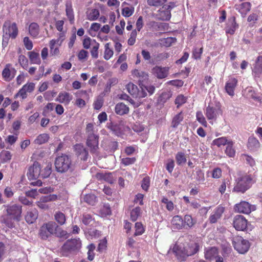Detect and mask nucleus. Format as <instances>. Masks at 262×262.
<instances>
[{"label": "nucleus", "mask_w": 262, "mask_h": 262, "mask_svg": "<svg viewBox=\"0 0 262 262\" xmlns=\"http://www.w3.org/2000/svg\"><path fill=\"white\" fill-rule=\"evenodd\" d=\"M57 224L53 221H50L43 224L39 230V235L43 239H47L52 235H54Z\"/></svg>", "instance_id": "nucleus-6"}, {"label": "nucleus", "mask_w": 262, "mask_h": 262, "mask_svg": "<svg viewBox=\"0 0 262 262\" xmlns=\"http://www.w3.org/2000/svg\"><path fill=\"white\" fill-rule=\"evenodd\" d=\"M174 7V4L170 3L164 5L160 8L156 14V17L162 20H168L171 17V10Z\"/></svg>", "instance_id": "nucleus-10"}, {"label": "nucleus", "mask_w": 262, "mask_h": 262, "mask_svg": "<svg viewBox=\"0 0 262 262\" xmlns=\"http://www.w3.org/2000/svg\"><path fill=\"white\" fill-rule=\"evenodd\" d=\"M126 88L128 93L136 98H142L147 96V92L152 94L155 90L154 86L144 84V83H128Z\"/></svg>", "instance_id": "nucleus-1"}, {"label": "nucleus", "mask_w": 262, "mask_h": 262, "mask_svg": "<svg viewBox=\"0 0 262 262\" xmlns=\"http://www.w3.org/2000/svg\"><path fill=\"white\" fill-rule=\"evenodd\" d=\"M66 12L70 23L73 24L75 18L72 4L71 1H67L66 3Z\"/></svg>", "instance_id": "nucleus-23"}, {"label": "nucleus", "mask_w": 262, "mask_h": 262, "mask_svg": "<svg viewBox=\"0 0 262 262\" xmlns=\"http://www.w3.org/2000/svg\"><path fill=\"white\" fill-rule=\"evenodd\" d=\"M99 47V44L96 42L94 43L93 45L92 49L91 50V53L92 56L93 58H97L98 57V50Z\"/></svg>", "instance_id": "nucleus-61"}, {"label": "nucleus", "mask_w": 262, "mask_h": 262, "mask_svg": "<svg viewBox=\"0 0 262 262\" xmlns=\"http://www.w3.org/2000/svg\"><path fill=\"white\" fill-rule=\"evenodd\" d=\"M34 83H30L29 85L26 84L20 90L18 94L21 96L23 98H25L26 97V92H31L34 89Z\"/></svg>", "instance_id": "nucleus-36"}, {"label": "nucleus", "mask_w": 262, "mask_h": 262, "mask_svg": "<svg viewBox=\"0 0 262 262\" xmlns=\"http://www.w3.org/2000/svg\"><path fill=\"white\" fill-rule=\"evenodd\" d=\"M227 139L225 137H221L216 139L213 141V144L215 145L220 147L222 145H225L228 143Z\"/></svg>", "instance_id": "nucleus-58"}, {"label": "nucleus", "mask_w": 262, "mask_h": 262, "mask_svg": "<svg viewBox=\"0 0 262 262\" xmlns=\"http://www.w3.org/2000/svg\"><path fill=\"white\" fill-rule=\"evenodd\" d=\"M110 129L114 134L119 136L123 133L124 130V126L121 122H120L119 123L112 124L110 127Z\"/></svg>", "instance_id": "nucleus-38"}, {"label": "nucleus", "mask_w": 262, "mask_h": 262, "mask_svg": "<svg viewBox=\"0 0 262 262\" xmlns=\"http://www.w3.org/2000/svg\"><path fill=\"white\" fill-rule=\"evenodd\" d=\"M251 9V4L250 3H243L241 5L236 6V9L244 17Z\"/></svg>", "instance_id": "nucleus-29"}, {"label": "nucleus", "mask_w": 262, "mask_h": 262, "mask_svg": "<svg viewBox=\"0 0 262 262\" xmlns=\"http://www.w3.org/2000/svg\"><path fill=\"white\" fill-rule=\"evenodd\" d=\"M237 28L238 25L235 21V17H231L228 19L227 24V26L225 28L226 33L233 35Z\"/></svg>", "instance_id": "nucleus-17"}, {"label": "nucleus", "mask_w": 262, "mask_h": 262, "mask_svg": "<svg viewBox=\"0 0 262 262\" xmlns=\"http://www.w3.org/2000/svg\"><path fill=\"white\" fill-rule=\"evenodd\" d=\"M101 29V25L97 23H93L91 24L89 33L92 36H95L97 33Z\"/></svg>", "instance_id": "nucleus-44"}, {"label": "nucleus", "mask_w": 262, "mask_h": 262, "mask_svg": "<svg viewBox=\"0 0 262 262\" xmlns=\"http://www.w3.org/2000/svg\"><path fill=\"white\" fill-rule=\"evenodd\" d=\"M177 163L180 165L184 164L186 162V158L183 152H178L176 156Z\"/></svg>", "instance_id": "nucleus-50"}, {"label": "nucleus", "mask_w": 262, "mask_h": 262, "mask_svg": "<svg viewBox=\"0 0 262 262\" xmlns=\"http://www.w3.org/2000/svg\"><path fill=\"white\" fill-rule=\"evenodd\" d=\"M243 95L249 98H252L254 99H257V97L256 96V94L252 87L246 88L244 92Z\"/></svg>", "instance_id": "nucleus-46"}, {"label": "nucleus", "mask_w": 262, "mask_h": 262, "mask_svg": "<svg viewBox=\"0 0 262 262\" xmlns=\"http://www.w3.org/2000/svg\"><path fill=\"white\" fill-rule=\"evenodd\" d=\"M65 247H69L72 252L79 249L81 247V243L79 238L68 240L65 243Z\"/></svg>", "instance_id": "nucleus-22"}, {"label": "nucleus", "mask_w": 262, "mask_h": 262, "mask_svg": "<svg viewBox=\"0 0 262 262\" xmlns=\"http://www.w3.org/2000/svg\"><path fill=\"white\" fill-rule=\"evenodd\" d=\"M222 113V111L220 106L217 105L214 106L213 104H209L205 112L207 119L211 124H213V121L216 120L218 116Z\"/></svg>", "instance_id": "nucleus-9"}, {"label": "nucleus", "mask_w": 262, "mask_h": 262, "mask_svg": "<svg viewBox=\"0 0 262 262\" xmlns=\"http://www.w3.org/2000/svg\"><path fill=\"white\" fill-rule=\"evenodd\" d=\"M169 68L156 66L152 69V73L159 79L166 77L168 75Z\"/></svg>", "instance_id": "nucleus-16"}, {"label": "nucleus", "mask_w": 262, "mask_h": 262, "mask_svg": "<svg viewBox=\"0 0 262 262\" xmlns=\"http://www.w3.org/2000/svg\"><path fill=\"white\" fill-rule=\"evenodd\" d=\"M85 131L87 136L86 145L90 148L91 152L95 153L98 148L99 137L95 133L94 125L92 123L88 124Z\"/></svg>", "instance_id": "nucleus-4"}, {"label": "nucleus", "mask_w": 262, "mask_h": 262, "mask_svg": "<svg viewBox=\"0 0 262 262\" xmlns=\"http://www.w3.org/2000/svg\"><path fill=\"white\" fill-rule=\"evenodd\" d=\"M12 158V155L9 151L4 150L0 153V162L5 163L9 162Z\"/></svg>", "instance_id": "nucleus-41"}, {"label": "nucleus", "mask_w": 262, "mask_h": 262, "mask_svg": "<svg viewBox=\"0 0 262 262\" xmlns=\"http://www.w3.org/2000/svg\"><path fill=\"white\" fill-rule=\"evenodd\" d=\"M132 75L134 77L139 78L138 82L146 80L148 77V75L146 73L136 69L133 71Z\"/></svg>", "instance_id": "nucleus-31"}, {"label": "nucleus", "mask_w": 262, "mask_h": 262, "mask_svg": "<svg viewBox=\"0 0 262 262\" xmlns=\"http://www.w3.org/2000/svg\"><path fill=\"white\" fill-rule=\"evenodd\" d=\"M81 222L84 225L90 227L94 226L96 224V222L93 216L87 213L82 214Z\"/></svg>", "instance_id": "nucleus-24"}, {"label": "nucleus", "mask_w": 262, "mask_h": 262, "mask_svg": "<svg viewBox=\"0 0 262 262\" xmlns=\"http://www.w3.org/2000/svg\"><path fill=\"white\" fill-rule=\"evenodd\" d=\"M196 118L197 121L201 123L203 126L207 127V122L204 117L203 113L201 111H198L196 113Z\"/></svg>", "instance_id": "nucleus-51"}, {"label": "nucleus", "mask_w": 262, "mask_h": 262, "mask_svg": "<svg viewBox=\"0 0 262 262\" xmlns=\"http://www.w3.org/2000/svg\"><path fill=\"white\" fill-rule=\"evenodd\" d=\"M236 83H226L225 89L226 92L230 96H233L234 95V90L236 86Z\"/></svg>", "instance_id": "nucleus-49"}, {"label": "nucleus", "mask_w": 262, "mask_h": 262, "mask_svg": "<svg viewBox=\"0 0 262 262\" xmlns=\"http://www.w3.org/2000/svg\"><path fill=\"white\" fill-rule=\"evenodd\" d=\"M241 158L243 161H245L247 164H249L251 166L255 165V161L251 156L246 154H242L241 155Z\"/></svg>", "instance_id": "nucleus-56"}, {"label": "nucleus", "mask_w": 262, "mask_h": 262, "mask_svg": "<svg viewBox=\"0 0 262 262\" xmlns=\"http://www.w3.org/2000/svg\"><path fill=\"white\" fill-rule=\"evenodd\" d=\"M224 208L223 207L219 206L213 212L212 214L210 216L209 220L211 223H215L217 220L221 218L223 213L224 212Z\"/></svg>", "instance_id": "nucleus-20"}, {"label": "nucleus", "mask_w": 262, "mask_h": 262, "mask_svg": "<svg viewBox=\"0 0 262 262\" xmlns=\"http://www.w3.org/2000/svg\"><path fill=\"white\" fill-rule=\"evenodd\" d=\"M252 73L255 77H259L262 74V55L257 57L253 65Z\"/></svg>", "instance_id": "nucleus-15"}, {"label": "nucleus", "mask_w": 262, "mask_h": 262, "mask_svg": "<svg viewBox=\"0 0 262 262\" xmlns=\"http://www.w3.org/2000/svg\"><path fill=\"white\" fill-rule=\"evenodd\" d=\"M64 38H61V36L57 39H52L50 41V53L52 56L58 55L59 54V48Z\"/></svg>", "instance_id": "nucleus-13"}, {"label": "nucleus", "mask_w": 262, "mask_h": 262, "mask_svg": "<svg viewBox=\"0 0 262 262\" xmlns=\"http://www.w3.org/2000/svg\"><path fill=\"white\" fill-rule=\"evenodd\" d=\"M29 31L32 36L34 37L37 36L39 32L38 25L35 23H31L29 27Z\"/></svg>", "instance_id": "nucleus-40"}, {"label": "nucleus", "mask_w": 262, "mask_h": 262, "mask_svg": "<svg viewBox=\"0 0 262 262\" xmlns=\"http://www.w3.org/2000/svg\"><path fill=\"white\" fill-rule=\"evenodd\" d=\"M56 170L60 173H64L72 169L71 158L66 155L57 157L55 161Z\"/></svg>", "instance_id": "nucleus-5"}, {"label": "nucleus", "mask_w": 262, "mask_h": 262, "mask_svg": "<svg viewBox=\"0 0 262 262\" xmlns=\"http://www.w3.org/2000/svg\"><path fill=\"white\" fill-rule=\"evenodd\" d=\"M141 214V210L140 207H136L130 212V219L133 222L136 221L139 216H140Z\"/></svg>", "instance_id": "nucleus-47"}, {"label": "nucleus", "mask_w": 262, "mask_h": 262, "mask_svg": "<svg viewBox=\"0 0 262 262\" xmlns=\"http://www.w3.org/2000/svg\"><path fill=\"white\" fill-rule=\"evenodd\" d=\"M199 246L198 244L194 243L189 245L185 248L184 254L186 256H191L195 254L199 251Z\"/></svg>", "instance_id": "nucleus-30"}, {"label": "nucleus", "mask_w": 262, "mask_h": 262, "mask_svg": "<svg viewBox=\"0 0 262 262\" xmlns=\"http://www.w3.org/2000/svg\"><path fill=\"white\" fill-rule=\"evenodd\" d=\"M186 102V98L183 95H180L177 96L175 100V103L177 105V107L184 104Z\"/></svg>", "instance_id": "nucleus-62"}, {"label": "nucleus", "mask_w": 262, "mask_h": 262, "mask_svg": "<svg viewBox=\"0 0 262 262\" xmlns=\"http://www.w3.org/2000/svg\"><path fill=\"white\" fill-rule=\"evenodd\" d=\"M232 243L234 249L241 254L246 253L250 247L249 241L244 239L242 236L234 237Z\"/></svg>", "instance_id": "nucleus-8"}, {"label": "nucleus", "mask_w": 262, "mask_h": 262, "mask_svg": "<svg viewBox=\"0 0 262 262\" xmlns=\"http://www.w3.org/2000/svg\"><path fill=\"white\" fill-rule=\"evenodd\" d=\"M255 182L256 178L253 175L246 174L241 176L236 179L233 191L244 193Z\"/></svg>", "instance_id": "nucleus-3"}, {"label": "nucleus", "mask_w": 262, "mask_h": 262, "mask_svg": "<svg viewBox=\"0 0 262 262\" xmlns=\"http://www.w3.org/2000/svg\"><path fill=\"white\" fill-rule=\"evenodd\" d=\"M183 223L184 224V228H190L195 224V221L193 220L190 215L187 214L184 216Z\"/></svg>", "instance_id": "nucleus-42"}, {"label": "nucleus", "mask_w": 262, "mask_h": 262, "mask_svg": "<svg viewBox=\"0 0 262 262\" xmlns=\"http://www.w3.org/2000/svg\"><path fill=\"white\" fill-rule=\"evenodd\" d=\"M54 219L58 225H63L66 222L65 214L61 211H57L54 214Z\"/></svg>", "instance_id": "nucleus-32"}, {"label": "nucleus", "mask_w": 262, "mask_h": 262, "mask_svg": "<svg viewBox=\"0 0 262 262\" xmlns=\"http://www.w3.org/2000/svg\"><path fill=\"white\" fill-rule=\"evenodd\" d=\"M96 198L94 194H89L85 195L84 197V201L88 204L94 205L96 203Z\"/></svg>", "instance_id": "nucleus-57"}, {"label": "nucleus", "mask_w": 262, "mask_h": 262, "mask_svg": "<svg viewBox=\"0 0 262 262\" xmlns=\"http://www.w3.org/2000/svg\"><path fill=\"white\" fill-rule=\"evenodd\" d=\"M115 111L117 114L119 115H123L128 113L129 108L123 103H117L115 107Z\"/></svg>", "instance_id": "nucleus-25"}, {"label": "nucleus", "mask_w": 262, "mask_h": 262, "mask_svg": "<svg viewBox=\"0 0 262 262\" xmlns=\"http://www.w3.org/2000/svg\"><path fill=\"white\" fill-rule=\"evenodd\" d=\"M98 180H103L110 183H113L114 179L111 173H97L96 176Z\"/></svg>", "instance_id": "nucleus-37"}, {"label": "nucleus", "mask_w": 262, "mask_h": 262, "mask_svg": "<svg viewBox=\"0 0 262 262\" xmlns=\"http://www.w3.org/2000/svg\"><path fill=\"white\" fill-rule=\"evenodd\" d=\"M40 165L37 162H35L33 164L30 166L27 173L28 178L30 180H36L40 177Z\"/></svg>", "instance_id": "nucleus-11"}, {"label": "nucleus", "mask_w": 262, "mask_h": 262, "mask_svg": "<svg viewBox=\"0 0 262 262\" xmlns=\"http://www.w3.org/2000/svg\"><path fill=\"white\" fill-rule=\"evenodd\" d=\"M137 31L134 30L132 31L130 34L129 39H128V44L130 46H132L135 44L136 42V39L137 37Z\"/></svg>", "instance_id": "nucleus-64"}, {"label": "nucleus", "mask_w": 262, "mask_h": 262, "mask_svg": "<svg viewBox=\"0 0 262 262\" xmlns=\"http://www.w3.org/2000/svg\"><path fill=\"white\" fill-rule=\"evenodd\" d=\"M86 15L88 20L90 21L96 20L100 15V12L98 9H90L87 11Z\"/></svg>", "instance_id": "nucleus-26"}, {"label": "nucleus", "mask_w": 262, "mask_h": 262, "mask_svg": "<svg viewBox=\"0 0 262 262\" xmlns=\"http://www.w3.org/2000/svg\"><path fill=\"white\" fill-rule=\"evenodd\" d=\"M183 116L181 112L176 115L172 120V126L173 127H177L180 123L183 120Z\"/></svg>", "instance_id": "nucleus-55"}, {"label": "nucleus", "mask_w": 262, "mask_h": 262, "mask_svg": "<svg viewBox=\"0 0 262 262\" xmlns=\"http://www.w3.org/2000/svg\"><path fill=\"white\" fill-rule=\"evenodd\" d=\"M110 45L109 43H107L105 45V50L104 53V58L105 60L110 59L113 55L114 52L110 48Z\"/></svg>", "instance_id": "nucleus-48"}, {"label": "nucleus", "mask_w": 262, "mask_h": 262, "mask_svg": "<svg viewBox=\"0 0 262 262\" xmlns=\"http://www.w3.org/2000/svg\"><path fill=\"white\" fill-rule=\"evenodd\" d=\"M3 32L4 39L15 38L18 34V29L16 24L9 20L6 21L3 25Z\"/></svg>", "instance_id": "nucleus-7"}, {"label": "nucleus", "mask_w": 262, "mask_h": 262, "mask_svg": "<svg viewBox=\"0 0 262 262\" xmlns=\"http://www.w3.org/2000/svg\"><path fill=\"white\" fill-rule=\"evenodd\" d=\"M134 10V7L133 6L126 7L122 9V14L123 16L128 17L133 14Z\"/></svg>", "instance_id": "nucleus-53"}, {"label": "nucleus", "mask_w": 262, "mask_h": 262, "mask_svg": "<svg viewBox=\"0 0 262 262\" xmlns=\"http://www.w3.org/2000/svg\"><path fill=\"white\" fill-rule=\"evenodd\" d=\"M111 209L108 204H104L100 209V213L102 216H106L111 214Z\"/></svg>", "instance_id": "nucleus-54"}, {"label": "nucleus", "mask_w": 262, "mask_h": 262, "mask_svg": "<svg viewBox=\"0 0 262 262\" xmlns=\"http://www.w3.org/2000/svg\"><path fill=\"white\" fill-rule=\"evenodd\" d=\"M38 217V212L36 209L29 210L25 216V220L29 224L34 223Z\"/></svg>", "instance_id": "nucleus-27"}, {"label": "nucleus", "mask_w": 262, "mask_h": 262, "mask_svg": "<svg viewBox=\"0 0 262 262\" xmlns=\"http://www.w3.org/2000/svg\"><path fill=\"white\" fill-rule=\"evenodd\" d=\"M167 0H147V4L149 6L159 7L163 5Z\"/></svg>", "instance_id": "nucleus-59"}, {"label": "nucleus", "mask_w": 262, "mask_h": 262, "mask_svg": "<svg viewBox=\"0 0 262 262\" xmlns=\"http://www.w3.org/2000/svg\"><path fill=\"white\" fill-rule=\"evenodd\" d=\"M248 147L251 150L256 151L260 147V143L256 138L251 137L248 139Z\"/></svg>", "instance_id": "nucleus-28"}, {"label": "nucleus", "mask_w": 262, "mask_h": 262, "mask_svg": "<svg viewBox=\"0 0 262 262\" xmlns=\"http://www.w3.org/2000/svg\"><path fill=\"white\" fill-rule=\"evenodd\" d=\"M233 226L238 231H244L247 227V221L242 215H237L234 217Z\"/></svg>", "instance_id": "nucleus-12"}, {"label": "nucleus", "mask_w": 262, "mask_h": 262, "mask_svg": "<svg viewBox=\"0 0 262 262\" xmlns=\"http://www.w3.org/2000/svg\"><path fill=\"white\" fill-rule=\"evenodd\" d=\"M172 228L176 230H181L184 228L183 219L179 215L174 216L171 220Z\"/></svg>", "instance_id": "nucleus-21"}, {"label": "nucleus", "mask_w": 262, "mask_h": 262, "mask_svg": "<svg viewBox=\"0 0 262 262\" xmlns=\"http://www.w3.org/2000/svg\"><path fill=\"white\" fill-rule=\"evenodd\" d=\"M60 254L63 256H68L72 252L69 247H65V243L61 247L60 250Z\"/></svg>", "instance_id": "nucleus-63"}, {"label": "nucleus", "mask_w": 262, "mask_h": 262, "mask_svg": "<svg viewBox=\"0 0 262 262\" xmlns=\"http://www.w3.org/2000/svg\"><path fill=\"white\" fill-rule=\"evenodd\" d=\"M49 136L47 134H42L38 135L34 140V143L37 144H42L48 142Z\"/></svg>", "instance_id": "nucleus-43"}, {"label": "nucleus", "mask_w": 262, "mask_h": 262, "mask_svg": "<svg viewBox=\"0 0 262 262\" xmlns=\"http://www.w3.org/2000/svg\"><path fill=\"white\" fill-rule=\"evenodd\" d=\"M176 41V38L170 37L159 39L158 41V44L161 46L168 47L171 46Z\"/></svg>", "instance_id": "nucleus-39"}, {"label": "nucleus", "mask_w": 262, "mask_h": 262, "mask_svg": "<svg viewBox=\"0 0 262 262\" xmlns=\"http://www.w3.org/2000/svg\"><path fill=\"white\" fill-rule=\"evenodd\" d=\"M7 214L4 215L3 222L10 228L13 227L12 220L19 221L22 212L21 206L14 204L4 206Z\"/></svg>", "instance_id": "nucleus-2"}, {"label": "nucleus", "mask_w": 262, "mask_h": 262, "mask_svg": "<svg viewBox=\"0 0 262 262\" xmlns=\"http://www.w3.org/2000/svg\"><path fill=\"white\" fill-rule=\"evenodd\" d=\"M252 207V206L249 203L246 201H242L239 204L235 205L234 209L236 211L239 213L249 214L253 210Z\"/></svg>", "instance_id": "nucleus-14"}, {"label": "nucleus", "mask_w": 262, "mask_h": 262, "mask_svg": "<svg viewBox=\"0 0 262 262\" xmlns=\"http://www.w3.org/2000/svg\"><path fill=\"white\" fill-rule=\"evenodd\" d=\"M72 99L73 96L72 95L66 92H61L59 93L56 98V100L60 103H63L65 105H68Z\"/></svg>", "instance_id": "nucleus-19"}, {"label": "nucleus", "mask_w": 262, "mask_h": 262, "mask_svg": "<svg viewBox=\"0 0 262 262\" xmlns=\"http://www.w3.org/2000/svg\"><path fill=\"white\" fill-rule=\"evenodd\" d=\"M74 148L76 155H77L78 156H80V158L81 160L83 161L87 160L89 155L88 151L82 145L79 144H76L75 145Z\"/></svg>", "instance_id": "nucleus-18"}, {"label": "nucleus", "mask_w": 262, "mask_h": 262, "mask_svg": "<svg viewBox=\"0 0 262 262\" xmlns=\"http://www.w3.org/2000/svg\"><path fill=\"white\" fill-rule=\"evenodd\" d=\"M172 96L170 91L166 90L162 93L158 98V102L160 104H164Z\"/></svg>", "instance_id": "nucleus-34"}, {"label": "nucleus", "mask_w": 262, "mask_h": 262, "mask_svg": "<svg viewBox=\"0 0 262 262\" xmlns=\"http://www.w3.org/2000/svg\"><path fill=\"white\" fill-rule=\"evenodd\" d=\"M54 235L60 238H67L69 237V234L68 232L60 227L58 224L57 228H56V231L54 233Z\"/></svg>", "instance_id": "nucleus-45"}, {"label": "nucleus", "mask_w": 262, "mask_h": 262, "mask_svg": "<svg viewBox=\"0 0 262 262\" xmlns=\"http://www.w3.org/2000/svg\"><path fill=\"white\" fill-rule=\"evenodd\" d=\"M232 146L233 144L232 142L228 143L225 150L226 154L229 157H233L235 155V151Z\"/></svg>", "instance_id": "nucleus-52"}, {"label": "nucleus", "mask_w": 262, "mask_h": 262, "mask_svg": "<svg viewBox=\"0 0 262 262\" xmlns=\"http://www.w3.org/2000/svg\"><path fill=\"white\" fill-rule=\"evenodd\" d=\"M218 255V250L215 247H211L206 250L205 253V257L206 259L209 260H212L216 258Z\"/></svg>", "instance_id": "nucleus-33"}, {"label": "nucleus", "mask_w": 262, "mask_h": 262, "mask_svg": "<svg viewBox=\"0 0 262 262\" xmlns=\"http://www.w3.org/2000/svg\"><path fill=\"white\" fill-rule=\"evenodd\" d=\"M28 56L32 64H39L41 63V59L38 53L34 51L29 52Z\"/></svg>", "instance_id": "nucleus-35"}, {"label": "nucleus", "mask_w": 262, "mask_h": 262, "mask_svg": "<svg viewBox=\"0 0 262 262\" xmlns=\"http://www.w3.org/2000/svg\"><path fill=\"white\" fill-rule=\"evenodd\" d=\"M64 21L62 20H58L56 23V28L57 30L61 32L60 36H61V38H64V33L63 32Z\"/></svg>", "instance_id": "nucleus-60"}]
</instances>
